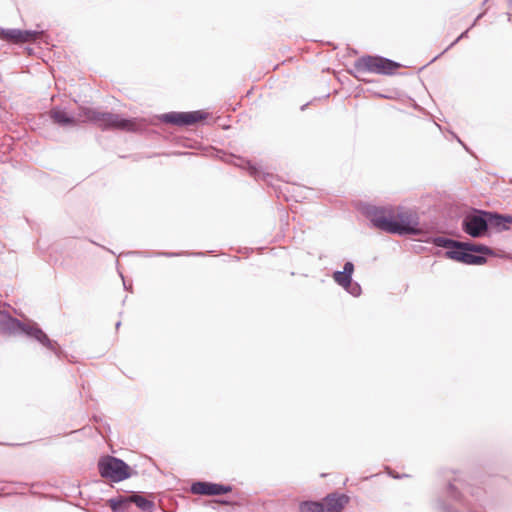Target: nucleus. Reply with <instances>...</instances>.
Wrapping results in <instances>:
<instances>
[{"instance_id": "20", "label": "nucleus", "mask_w": 512, "mask_h": 512, "mask_svg": "<svg viewBox=\"0 0 512 512\" xmlns=\"http://www.w3.org/2000/svg\"><path fill=\"white\" fill-rule=\"evenodd\" d=\"M218 502H219V503H221V504L226 503V502H225V501H223V500H219Z\"/></svg>"}, {"instance_id": "4", "label": "nucleus", "mask_w": 512, "mask_h": 512, "mask_svg": "<svg viewBox=\"0 0 512 512\" xmlns=\"http://www.w3.org/2000/svg\"><path fill=\"white\" fill-rule=\"evenodd\" d=\"M97 468L100 476L112 483H119L137 474L123 459L103 455L99 458Z\"/></svg>"}, {"instance_id": "18", "label": "nucleus", "mask_w": 512, "mask_h": 512, "mask_svg": "<svg viewBox=\"0 0 512 512\" xmlns=\"http://www.w3.org/2000/svg\"><path fill=\"white\" fill-rule=\"evenodd\" d=\"M467 249L471 252H479V253H487L489 252V249L483 245H477V244H467Z\"/></svg>"}, {"instance_id": "8", "label": "nucleus", "mask_w": 512, "mask_h": 512, "mask_svg": "<svg viewBox=\"0 0 512 512\" xmlns=\"http://www.w3.org/2000/svg\"><path fill=\"white\" fill-rule=\"evenodd\" d=\"M7 327L11 331H21L26 335L36 339L42 345L49 349H54L53 342L48 338V336L34 323H22L18 319L8 318Z\"/></svg>"}, {"instance_id": "16", "label": "nucleus", "mask_w": 512, "mask_h": 512, "mask_svg": "<svg viewBox=\"0 0 512 512\" xmlns=\"http://www.w3.org/2000/svg\"><path fill=\"white\" fill-rule=\"evenodd\" d=\"M131 503L135 504L143 512H153L155 507L153 499L146 498L141 492L131 493Z\"/></svg>"}, {"instance_id": "13", "label": "nucleus", "mask_w": 512, "mask_h": 512, "mask_svg": "<svg viewBox=\"0 0 512 512\" xmlns=\"http://www.w3.org/2000/svg\"><path fill=\"white\" fill-rule=\"evenodd\" d=\"M50 117L54 123L59 124L61 126H73L78 124V122H83V117L79 116V120L70 117L65 111L60 109H52L50 111Z\"/></svg>"}, {"instance_id": "19", "label": "nucleus", "mask_w": 512, "mask_h": 512, "mask_svg": "<svg viewBox=\"0 0 512 512\" xmlns=\"http://www.w3.org/2000/svg\"><path fill=\"white\" fill-rule=\"evenodd\" d=\"M393 478L395 479H399L401 478L402 476H400L399 474H391Z\"/></svg>"}, {"instance_id": "9", "label": "nucleus", "mask_w": 512, "mask_h": 512, "mask_svg": "<svg viewBox=\"0 0 512 512\" xmlns=\"http://www.w3.org/2000/svg\"><path fill=\"white\" fill-rule=\"evenodd\" d=\"M232 485L197 480L192 482L190 492L195 495L221 496L230 493Z\"/></svg>"}, {"instance_id": "11", "label": "nucleus", "mask_w": 512, "mask_h": 512, "mask_svg": "<svg viewBox=\"0 0 512 512\" xmlns=\"http://www.w3.org/2000/svg\"><path fill=\"white\" fill-rule=\"evenodd\" d=\"M42 32L20 29H0V39L13 43L22 44L33 42L40 38Z\"/></svg>"}, {"instance_id": "17", "label": "nucleus", "mask_w": 512, "mask_h": 512, "mask_svg": "<svg viewBox=\"0 0 512 512\" xmlns=\"http://www.w3.org/2000/svg\"><path fill=\"white\" fill-rule=\"evenodd\" d=\"M301 512H323V505L320 502L304 501L300 504Z\"/></svg>"}, {"instance_id": "2", "label": "nucleus", "mask_w": 512, "mask_h": 512, "mask_svg": "<svg viewBox=\"0 0 512 512\" xmlns=\"http://www.w3.org/2000/svg\"><path fill=\"white\" fill-rule=\"evenodd\" d=\"M369 216L374 226L388 233L404 235L418 232L416 217L409 211L373 208Z\"/></svg>"}, {"instance_id": "6", "label": "nucleus", "mask_w": 512, "mask_h": 512, "mask_svg": "<svg viewBox=\"0 0 512 512\" xmlns=\"http://www.w3.org/2000/svg\"><path fill=\"white\" fill-rule=\"evenodd\" d=\"M437 244L446 248H453L446 252V256L449 259L468 265H482L486 262L485 257L470 253L471 251L467 249V244L465 243L439 239Z\"/></svg>"}, {"instance_id": "3", "label": "nucleus", "mask_w": 512, "mask_h": 512, "mask_svg": "<svg viewBox=\"0 0 512 512\" xmlns=\"http://www.w3.org/2000/svg\"><path fill=\"white\" fill-rule=\"evenodd\" d=\"M80 117L84 118L82 121L93 122L103 130L112 129L133 132L140 126L136 119H125L119 114L100 112L92 108H81Z\"/></svg>"}, {"instance_id": "10", "label": "nucleus", "mask_w": 512, "mask_h": 512, "mask_svg": "<svg viewBox=\"0 0 512 512\" xmlns=\"http://www.w3.org/2000/svg\"><path fill=\"white\" fill-rule=\"evenodd\" d=\"M206 116L207 114L202 111L170 112L163 115V120L178 126H188L204 120Z\"/></svg>"}, {"instance_id": "15", "label": "nucleus", "mask_w": 512, "mask_h": 512, "mask_svg": "<svg viewBox=\"0 0 512 512\" xmlns=\"http://www.w3.org/2000/svg\"><path fill=\"white\" fill-rule=\"evenodd\" d=\"M108 506L113 512H127L131 503V494L130 495H119L114 498H110L108 501Z\"/></svg>"}, {"instance_id": "12", "label": "nucleus", "mask_w": 512, "mask_h": 512, "mask_svg": "<svg viewBox=\"0 0 512 512\" xmlns=\"http://www.w3.org/2000/svg\"><path fill=\"white\" fill-rule=\"evenodd\" d=\"M348 502L349 497L346 494L331 493L320 503L323 505V512H341Z\"/></svg>"}, {"instance_id": "21", "label": "nucleus", "mask_w": 512, "mask_h": 512, "mask_svg": "<svg viewBox=\"0 0 512 512\" xmlns=\"http://www.w3.org/2000/svg\"><path fill=\"white\" fill-rule=\"evenodd\" d=\"M507 221H508V222H512V220H508V219H507Z\"/></svg>"}, {"instance_id": "7", "label": "nucleus", "mask_w": 512, "mask_h": 512, "mask_svg": "<svg viewBox=\"0 0 512 512\" xmlns=\"http://www.w3.org/2000/svg\"><path fill=\"white\" fill-rule=\"evenodd\" d=\"M484 215L487 218H484L481 215L467 216L463 223L465 232L472 237H480L486 232L488 223L500 226L504 221H507V219L499 215H493L490 213H484Z\"/></svg>"}, {"instance_id": "1", "label": "nucleus", "mask_w": 512, "mask_h": 512, "mask_svg": "<svg viewBox=\"0 0 512 512\" xmlns=\"http://www.w3.org/2000/svg\"><path fill=\"white\" fill-rule=\"evenodd\" d=\"M487 503L486 491L468 483L455 472H446L444 482L431 501L434 512H483Z\"/></svg>"}, {"instance_id": "5", "label": "nucleus", "mask_w": 512, "mask_h": 512, "mask_svg": "<svg viewBox=\"0 0 512 512\" xmlns=\"http://www.w3.org/2000/svg\"><path fill=\"white\" fill-rule=\"evenodd\" d=\"M354 68L358 73L393 75L401 68V64L384 57L367 55L358 58Z\"/></svg>"}, {"instance_id": "14", "label": "nucleus", "mask_w": 512, "mask_h": 512, "mask_svg": "<svg viewBox=\"0 0 512 512\" xmlns=\"http://www.w3.org/2000/svg\"><path fill=\"white\" fill-rule=\"evenodd\" d=\"M354 271V265L351 262H346L343 271H337L334 273V280L342 287L348 289L352 282V273Z\"/></svg>"}]
</instances>
